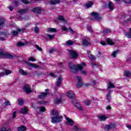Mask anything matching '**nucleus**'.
I'll return each mask as SVG.
<instances>
[{
    "instance_id": "f257e3e1",
    "label": "nucleus",
    "mask_w": 131,
    "mask_h": 131,
    "mask_svg": "<svg viewBox=\"0 0 131 131\" xmlns=\"http://www.w3.org/2000/svg\"><path fill=\"white\" fill-rule=\"evenodd\" d=\"M86 65L84 62H82L81 64H77V66L73 64V63H70L69 64V67L71 70H75V71H77L80 70V74L81 75H86V71L82 70L83 67H85Z\"/></svg>"
},
{
    "instance_id": "f03ea898",
    "label": "nucleus",
    "mask_w": 131,
    "mask_h": 131,
    "mask_svg": "<svg viewBox=\"0 0 131 131\" xmlns=\"http://www.w3.org/2000/svg\"><path fill=\"white\" fill-rule=\"evenodd\" d=\"M51 115V120L53 123H57V122H61L63 118L62 116L59 115V112L58 111L53 110L52 111Z\"/></svg>"
},
{
    "instance_id": "7ed1b4c3",
    "label": "nucleus",
    "mask_w": 131,
    "mask_h": 131,
    "mask_svg": "<svg viewBox=\"0 0 131 131\" xmlns=\"http://www.w3.org/2000/svg\"><path fill=\"white\" fill-rule=\"evenodd\" d=\"M0 57H5L6 58H13V55L10 54L8 53L3 52V51H0Z\"/></svg>"
},
{
    "instance_id": "20e7f679",
    "label": "nucleus",
    "mask_w": 131,
    "mask_h": 131,
    "mask_svg": "<svg viewBox=\"0 0 131 131\" xmlns=\"http://www.w3.org/2000/svg\"><path fill=\"white\" fill-rule=\"evenodd\" d=\"M91 16L94 18L95 20H97V21H101V19H102L100 15L96 12H93L91 14Z\"/></svg>"
},
{
    "instance_id": "39448f33",
    "label": "nucleus",
    "mask_w": 131,
    "mask_h": 131,
    "mask_svg": "<svg viewBox=\"0 0 131 131\" xmlns=\"http://www.w3.org/2000/svg\"><path fill=\"white\" fill-rule=\"evenodd\" d=\"M23 89L27 94H29V93H31V92H32L29 85H25L24 86Z\"/></svg>"
},
{
    "instance_id": "423d86ee",
    "label": "nucleus",
    "mask_w": 131,
    "mask_h": 131,
    "mask_svg": "<svg viewBox=\"0 0 131 131\" xmlns=\"http://www.w3.org/2000/svg\"><path fill=\"white\" fill-rule=\"evenodd\" d=\"M24 30H25L24 29H18L17 30V31H12L11 32V33L12 34V35H14V36H16V35H18V33H20V32H23Z\"/></svg>"
},
{
    "instance_id": "0eeeda50",
    "label": "nucleus",
    "mask_w": 131,
    "mask_h": 131,
    "mask_svg": "<svg viewBox=\"0 0 131 131\" xmlns=\"http://www.w3.org/2000/svg\"><path fill=\"white\" fill-rule=\"evenodd\" d=\"M70 57L72 58V59H75L77 57L78 54L77 53H76L75 51H74L73 50H70Z\"/></svg>"
},
{
    "instance_id": "6e6552de",
    "label": "nucleus",
    "mask_w": 131,
    "mask_h": 131,
    "mask_svg": "<svg viewBox=\"0 0 131 131\" xmlns=\"http://www.w3.org/2000/svg\"><path fill=\"white\" fill-rule=\"evenodd\" d=\"M77 79L78 81L77 84V88H81V86H82V81H81V77L77 76Z\"/></svg>"
},
{
    "instance_id": "1a4fd4ad",
    "label": "nucleus",
    "mask_w": 131,
    "mask_h": 131,
    "mask_svg": "<svg viewBox=\"0 0 131 131\" xmlns=\"http://www.w3.org/2000/svg\"><path fill=\"white\" fill-rule=\"evenodd\" d=\"M104 128H105V129H114V128H115V124H111L110 125H106L104 126Z\"/></svg>"
},
{
    "instance_id": "9d476101",
    "label": "nucleus",
    "mask_w": 131,
    "mask_h": 131,
    "mask_svg": "<svg viewBox=\"0 0 131 131\" xmlns=\"http://www.w3.org/2000/svg\"><path fill=\"white\" fill-rule=\"evenodd\" d=\"M45 93H41L40 95H39V99H45L46 97H47V95L49 94L48 92H49V89H47L45 90Z\"/></svg>"
},
{
    "instance_id": "9b49d317",
    "label": "nucleus",
    "mask_w": 131,
    "mask_h": 131,
    "mask_svg": "<svg viewBox=\"0 0 131 131\" xmlns=\"http://www.w3.org/2000/svg\"><path fill=\"white\" fill-rule=\"evenodd\" d=\"M66 118L67 120V122H66V123L67 124H68V125H73V124H74V122L73 121V120L68 117H66Z\"/></svg>"
},
{
    "instance_id": "f8f14e48",
    "label": "nucleus",
    "mask_w": 131,
    "mask_h": 131,
    "mask_svg": "<svg viewBox=\"0 0 131 131\" xmlns=\"http://www.w3.org/2000/svg\"><path fill=\"white\" fill-rule=\"evenodd\" d=\"M12 73V71L10 70H7L5 72L0 73V76H4V75H8V74H11Z\"/></svg>"
},
{
    "instance_id": "ddd939ff",
    "label": "nucleus",
    "mask_w": 131,
    "mask_h": 131,
    "mask_svg": "<svg viewBox=\"0 0 131 131\" xmlns=\"http://www.w3.org/2000/svg\"><path fill=\"white\" fill-rule=\"evenodd\" d=\"M67 95L70 99H72V98L74 97V93L71 91H68Z\"/></svg>"
},
{
    "instance_id": "4468645a",
    "label": "nucleus",
    "mask_w": 131,
    "mask_h": 131,
    "mask_svg": "<svg viewBox=\"0 0 131 131\" xmlns=\"http://www.w3.org/2000/svg\"><path fill=\"white\" fill-rule=\"evenodd\" d=\"M26 131V126H21L18 127L17 128L15 129V131Z\"/></svg>"
},
{
    "instance_id": "2eb2a0df",
    "label": "nucleus",
    "mask_w": 131,
    "mask_h": 131,
    "mask_svg": "<svg viewBox=\"0 0 131 131\" xmlns=\"http://www.w3.org/2000/svg\"><path fill=\"white\" fill-rule=\"evenodd\" d=\"M98 119H99L100 121H105V120L107 119V118L105 115H100L98 116Z\"/></svg>"
},
{
    "instance_id": "dca6fc26",
    "label": "nucleus",
    "mask_w": 131,
    "mask_h": 131,
    "mask_svg": "<svg viewBox=\"0 0 131 131\" xmlns=\"http://www.w3.org/2000/svg\"><path fill=\"white\" fill-rule=\"evenodd\" d=\"M32 11L34 13H37L38 14V13H40V12H41V8L40 7H36L33 8Z\"/></svg>"
},
{
    "instance_id": "f3484780",
    "label": "nucleus",
    "mask_w": 131,
    "mask_h": 131,
    "mask_svg": "<svg viewBox=\"0 0 131 131\" xmlns=\"http://www.w3.org/2000/svg\"><path fill=\"white\" fill-rule=\"evenodd\" d=\"M28 112V109L25 106H24V108H21L20 110V113H21L22 114H27Z\"/></svg>"
},
{
    "instance_id": "a211bd4d",
    "label": "nucleus",
    "mask_w": 131,
    "mask_h": 131,
    "mask_svg": "<svg viewBox=\"0 0 131 131\" xmlns=\"http://www.w3.org/2000/svg\"><path fill=\"white\" fill-rule=\"evenodd\" d=\"M75 106L78 109V110L82 111L83 110V108H82V106L79 104L78 102H76L75 104Z\"/></svg>"
},
{
    "instance_id": "6ab92c4d",
    "label": "nucleus",
    "mask_w": 131,
    "mask_h": 131,
    "mask_svg": "<svg viewBox=\"0 0 131 131\" xmlns=\"http://www.w3.org/2000/svg\"><path fill=\"white\" fill-rule=\"evenodd\" d=\"M27 9H21L18 11V14L20 15H23V14H25V13H27Z\"/></svg>"
},
{
    "instance_id": "aec40b11",
    "label": "nucleus",
    "mask_w": 131,
    "mask_h": 131,
    "mask_svg": "<svg viewBox=\"0 0 131 131\" xmlns=\"http://www.w3.org/2000/svg\"><path fill=\"white\" fill-rule=\"evenodd\" d=\"M106 41H107L108 45H110V46H112V45H114V43H115L114 41L111 39H107Z\"/></svg>"
},
{
    "instance_id": "412c9836",
    "label": "nucleus",
    "mask_w": 131,
    "mask_h": 131,
    "mask_svg": "<svg viewBox=\"0 0 131 131\" xmlns=\"http://www.w3.org/2000/svg\"><path fill=\"white\" fill-rule=\"evenodd\" d=\"M56 31H57V30L55 28H49L47 29V32H56Z\"/></svg>"
},
{
    "instance_id": "4be33fe9",
    "label": "nucleus",
    "mask_w": 131,
    "mask_h": 131,
    "mask_svg": "<svg viewBox=\"0 0 131 131\" xmlns=\"http://www.w3.org/2000/svg\"><path fill=\"white\" fill-rule=\"evenodd\" d=\"M5 23V19L3 18H0V28H3L4 24Z\"/></svg>"
},
{
    "instance_id": "5701e85b",
    "label": "nucleus",
    "mask_w": 131,
    "mask_h": 131,
    "mask_svg": "<svg viewBox=\"0 0 131 131\" xmlns=\"http://www.w3.org/2000/svg\"><path fill=\"white\" fill-rule=\"evenodd\" d=\"M51 5H56V4H60V0H51L50 1Z\"/></svg>"
},
{
    "instance_id": "b1692460",
    "label": "nucleus",
    "mask_w": 131,
    "mask_h": 131,
    "mask_svg": "<svg viewBox=\"0 0 131 131\" xmlns=\"http://www.w3.org/2000/svg\"><path fill=\"white\" fill-rule=\"evenodd\" d=\"M108 7L110 10H114V5H113V3H112V2H110L108 3Z\"/></svg>"
},
{
    "instance_id": "393cba45",
    "label": "nucleus",
    "mask_w": 131,
    "mask_h": 131,
    "mask_svg": "<svg viewBox=\"0 0 131 131\" xmlns=\"http://www.w3.org/2000/svg\"><path fill=\"white\" fill-rule=\"evenodd\" d=\"M61 81H62V78L59 77L57 81V86H60V85L61 83Z\"/></svg>"
},
{
    "instance_id": "a878e982",
    "label": "nucleus",
    "mask_w": 131,
    "mask_h": 131,
    "mask_svg": "<svg viewBox=\"0 0 131 131\" xmlns=\"http://www.w3.org/2000/svg\"><path fill=\"white\" fill-rule=\"evenodd\" d=\"M19 73L21 74V75H27V72L24 71L23 69L19 70Z\"/></svg>"
},
{
    "instance_id": "bb28decb",
    "label": "nucleus",
    "mask_w": 131,
    "mask_h": 131,
    "mask_svg": "<svg viewBox=\"0 0 131 131\" xmlns=\"http://www.w3.org/2000/svg\"><path fill=\"white\" fill-rule=\"evenodd\" d=\"M55 104H60L62 103V99L61 98H56L54 101Z\"/></svg>"
},
{
    "instance_id": "cd10ccee",
    "label": "nucleus",
    "mask_w": 131,
    "mask_h": 131,
    "mask_svg": "<svg viewBox=\"0 0 131 131\" xmlns=\"http://www.w3.org/2000/svg\"><path fill=\"white\" fill-rule=\"evenodd\" d=\"M93 3L92 2H88V3H86L85 4L86 8H91V7H92V6H93Z\"/></svg>"
},
{
    "instance_id": "c85d7f7f",
    "label": "nucleus",
    "mask_w": 131,
    "mask_h": 131,
    "mask_svg": "<svg viewBox=\"0 0 131 131\" xmlns=\"http://www.w3.org/2000/svg\"><path fill=\"white\" fill-rule=\"evenodd\" d=\"M46 36H47V37H48L49 39H53V38H54V37H55V35H54V34L51 35L50 34H47Z\"/></svg>"
},
{
    "instance_id": "c756f323",
    "label": "nucleus",
    "mask_w": 131,
    "mask_h": 131,
    "mask_svg": "<svg viewBox=\"0 0 131 131\" xmlns=\"http://www.w3.org/2000/svg\"><path fill=\"white\" fill-rule=\"evenodd\" d=\"M74 43V41L72 40H69L68 41H67V45L68 46H72Z\"/></svg>"
},
{
    "instance_id": "7c9ffc66",
    "label": "nucleus",
    "mask_w": 131,
    "mask_h": 131,
    "mask_svg": "<svg viewBox=\"0 0 131 131\" xmlns=\"http://www.w3.org/2000/svg\"><path fill=\"white\" fill-rule=\"evenodd\" d=\"M124 74L127 77H130L131 76V73L130 72L128 71H125L124 72Z\"/></svg>"
},
{
    "instance_id": "2f4dec72",
    "label": "nucleus",
    "mask_w": 131,
    "mask_h": 131,
    "mask_svg": "<svg viewBox=\"0 0 131 131\" xmlns=\"http://www.w3.org/2000/svg\"><path fill=\"white\" fill-rule=\"evenodd\" d=\"M82 45H83V46H84V47L88 46L89 42L88 41V40H86V39H83Z\"/></svg>"
},
{
    "instance_id": "473e14b6",
    "label": "nucleus",
    "mask_w": 131,
    "mask_h": 131,
    "mask_svg": "<svg viewBox=\"0 0 131 131\" xmlns=\"http://www.w3.org/2000/svg\"><path fill=\"white\" fill-rule=\"evenodd\" d=\"M124 34L126 37H127L128 38H131V33H127L124 32Z\"/></svg>"
},
{
    "instance_id": "72a5a7b5",
    "label": "nucleus",
    "mask_w": 131,
    "mask_h": 131,
    "mask_svg": "<svg viewBox=\"0 0 131 131\" xmlns=\"http://www.w3.org/2000/svg\"><path fill=\"white\" fill-rule=\"evenodd\" d=\"M111 32V30L110 29H106L103 31V33L105 34H108V33H110Z\"/></svg>"
},
{
    "instance_id": "f704fd0d",
    "label": "nucleus",
    "mask_w": 131,
    "mask_h": 131,
    "mask_svg": "<svg viewBox=\"0 0 131 131\" xmlns=\"http://www.w3.org/2000/svg\"><path fill=\"white\" fill-rule=\"evenodd\" d=\"M119 51L118 50H116L115 51H114L113 52V53L112 54V56L113 57H114V58H115V57H116V54H118V53H119Z\"/></svg>"
},
{
    "instance_id": "c9c22d12",
    "label": "nucleus",
    "mask_w": 131,
    "mask_h": 131,
    "mask_svg": "<svg viewBox=\"0 0 131 131\" xmlns=\"http://www.w3.org/2000/svg\"><path fill=\"white\" fill-rule=\"evenodd\" d=\"M24 102H23V99H22V98H19L18 99V104L19 105H20V106H22V105H23L24 104Z\"/></svg>"
},
{
    "instance_id": "e433bc0d",
    "label": "nucleus",
    "mask_w": 131,
    "mask_h": 131,
    "mask_svg": "<svg viewBox=\"0 0 131 131\" xmlns=\"http://www.w3.org/2000/svg\"><path fill=\"white\" fill-rule=\"evenodd\" d=\"M115 88L113 83L110 82L108 83V89H114Z\"/></svg>"
},
{
    "instance_id": "4c0bfd02",
    "label": "nucleus",
    "mask_w": 131,
    "mask_h": 131,
    "mask_svg": "<svg viewBox=\"0 0 131 131\" xmlns=\"http://www.w3.org/2000/svg\"><path fill=\"white\" fill-rule=\"evenodd\" d=\"M39 112H46V107L43 106L40 107Z\"/></svg>"
},
{
    "instance_id": "58836bf2",
    "label": "nucleus",
    "mask_w": 131,
    "mask_h": 131,
    "mask_svg": "<svg viewBox=\"0 0 131 131\" xmlns=\"http://www.w3.org/2000/svg\"><path fill=\"white\" fill-rule=\"evenodd\" d=\"M85 105H86V106H89L90 104H91V100H85L84 101Z\"/></svg>"
},
{
    "instance_id": "ea45409f",
    "label": "nucleus",
    "mask_w": 131,
    "mask_h": 131,
    "mask_svg": "<svg viewBox=\"0 0 131 131\" xmlns=\"http://www.w3.org/2000/svg\"><path fill=\"white\" fill-rule=\"evenodd\" d=\"M58 19L59 20H61V21H63V22H65V18H64V17L62 16H58Z\"/></svg>"
},
{
    "instance_id": "a19ab883",
    "label": "nucleus",
    "mask_w": 131,
    "mask_h": 131,
    "mask_svg": "<svg viewBox=\"0 0 131 131\" xmlns=\"http://www.w3.org/2000/svg\"><path fill=\"white\" fill-rule=\"evenodd\" d=\"M1 131H12V130L10 128L7 129L5 127H2Z\"/></svg>"
},
{
    "instance_id": "79ce46f5",
    "label": "nucleus",
    "mask_w": 131,
    "mask_h": 131,
    "mask_svg": "<svg viewBox=\"0 0 131 131\" xmlns=\"http://www.w3.org/2000/svg\"><path fill=\"white\" fill-rule=\"evenodd\" d=\"M87 30H88V31H89L90 32H93V29L91 26L87 27Z\"/></svg>"
},
{
    "instance_id": "37998d69",
    "label": "nucleus",
    "mask_w": 131,
    "mask_h": 131,
    "mask_svg": "<svg viewBox=\"0 0 131 131\" xmlns=\"http://www.w3.org/2000/svg\"><path fill=\"white\" fill-rule=\"evenodd\" d=\"M28 61H32V62H35V61H36V59H35L34 57H32L28 59Z\"/></svg>"
},
{
    "instance_id": "c03bdc74",
    "label": "nucleus",
    "mask_w": 131,
    "mask_h": 131,
    "mask_svg": "<svg viewBox=\"0 0 131 131\" xmlns=\"http://www.w3.org/2000/svg\"><path fill=\"white\" fill-rule=\"evenodd\" d=\"M89 58L91 60H95V57L92 54H89L88 56Z\"/></svg>"
},
{
    "instance_id": "a18cd8bd",
    "label": "nucleus",
    "mask_w": 131,
    "mask_h": 131,
    "mask_svg": "<svg viewBox=\"0 0 131 131\" xmlns=\"http://www.w3.org/2000/svg\"><path fill=\"white\" fill-rule=\"evenodd\" d=\"M30 66L33 67V68H38V66H36V64H34L33 63L30 64Z\"/></svg>"
},
{
    "instance_id": "49530a36",
    "label": "nucleus",
    "mask_w": 131,
    "mask_h": 131,
    "mask_svg": "<svg viewBox=\"0 0 131 131\" xmlns=\"http://www.w3.org/2000/svg\"><path fill=\"white\" fill-rule=\"evenodd\" d=\"M25 44L22 42H19L17 43V45L18 47H23V46H24Z\"/></svg>"
},
{
    "instance_id": "de8ad7c7",
    "label": "nucleus",
    "mask_w": 131,
    "mask_h": 131,
    "mask_svg": "<svg viewBox=\"0 0 131 131\" xmlns=\"http://www.w3.org/2000/svg\"><path fill=\"white\" fill-rule=\"evenodd\" d=\"M106 98H107V101H110L111 99V95H110V94H107Z\"/></svg>"
},
{
    "instance_id": "09e8293b",
    "label": "nucleus",
    "mask_w": 131,
    "mask_h": 131,
    "mask_svg": "<svg viewBox=\"0 0 131 131\" xmlns=\"http://www.w3.org/2000/svg\"><path fill=\"white\" fill-rule=\"evenodd\" d=\"M35 47H36V49H37V50H38V51H40V52H41V51H42L41 48L39 47V46H38V45H35Z\"/></svg>"
},
{
    "instance_id": "8fccbe9b",
    "label": "nucleus",
    "mask_w": 131,
    "mask_h": 131,
    "mask_svg": "<svg viewBox=\"0 0 131 131\" xmlns=\"http://www.w3.org/2000/svg\"><path fill=\"white\" fill-rule=\"evenodd\" d=\"M62 30H63V31H67L68 30V29L67 28V27H66L64 26H63L62 27Z\"/></svg>"
},
{
    "instance_id": "3c124183",
    "label": "nucleus",
    "mask_w": 131,
    "mask_h": 131,
    "mask_svg": "<svg viewBox=\"0 0 131 131\" xmlns=\"http://www.w3.org/2000/svg\"><path fill=\"white\" fill-rule=\"evenodd\" d=\"M68 30L70 32V33H71V34H73V33H74V31H73V30L71 28H69L68 29Z\"/></svg>"
},
{
    "instance_id": "603ef678",
    "label": "nucleus",
    "mask_w": 131,
    "mask_h": 131,
    "mask_svg": "<svg viewBox=\"0 0 131 131\" xmlns=\"http://www.w3.org/2000/svg\"><path fill=\"white\" fill-rule=\"evenodd\" d=\"M20 2H21V3H23V4H28V1H27V0H20Z\"/></svg>"
},
{
    "instance_id": "864d4df0",
    "label": "nucleus",
    "mask_w": 131,
    "mask_h": 131,
    "mask_svg": "<svg viewBox=\"0 0 131 131\" xmlns=\"http://www.w3.org/2000/svg\"><path fill=\"white\" fill-rule=\"evenodd\" d=\"M34 30H35V32L36 33H37V32H38V31H39V29H38V27L35 28Z\"/></svg>"
},
{
    "instance_id": "5fc2aeb1",
    "label": "nucleus",
    "mask_w": 131,
    "mask_h": 131,
    "mask_svg": "<svg viewBox=\"0 0 131 131\" xmlns=\"http://www.w3.org/2000/svg\"><path fill=\"white\" fill-rule=\"evenodd\" d=\"M126 127H127L129 129H131V125L127 124L126 125Z\"/></svg>"
},
{
    "instance_id": "6e6d98bb",
    "label": "nucleus",
    "mask_w": 131,
    "mask_h": 131,
    "mask_svg": "<svg viewBox=\"0 0 131 131\" xmlns=\"http://www.w3.org/2000/svg\"><path fill=\"white\" fill-rule=\"evenodd\" d=\"M16 117V112H13L12 114V118H15Z\"/></svg>"
},
{
    "instance_id": "4d7b16f0",
    "label": "nucleus",
    "mask_w": 131,
    "mask_h": 131,
    "mask_svg": "<svg viewBox=\"0 0 131 131\" xmlns=\"http://www.w3.org/2000/svg\"><path fill=\"white\" fill-rule=\"evenodd\" d=\"M6 106H10V105H11V102H10L9 101H6Z\"/></svg>"
},
{
    "instance_id": "13d9d810",
    "label": "nucleus",
    "mask_w": 131,
    "mask_h": 131,
    "mask_svg": "<svg viewBox=\"0 0 131 131\" xmlns=\"http://www.w3.org/2000/svg\"><path fill=\"white\" fill-rule=\"evenodd\" d=\"M124 18H126V14H123L121 17L122 19H124Z\"/></svg>"
},
{
    "instance_id": "bf43d9fd",
    "label": "nucleus",
    "mask_w": 131,
    "mask_h": 131,
    "mask_svg": "<svg viewBox=\"0 0 131 131\" xmlns=\"http://www.w3.org/2000/svg\"><path fill=\"white\" fill-rule=\"evenodd\" d=\"M8 9H9V10L12 11H13V9H14V8L13 7V6H9L8 7Z\"/></svg>"
},
{
    "instance_id": "052dcab7",
    "label": "nucleus",
    "mask_w": 131,
    "mask_h": 131,
    "mask_svg": "<svg viewBox=\"0 0 131 131\" xmlns=\"http://www.w3.org/2000/svg\"><path fill=\"white\" fill-rule=\"evenodd\" d=\"M50 76H51L52 77H56V76H55V74L53 73L50 74Z\"/></svg>"
},
{
    "instance_id": "680f3d73",
    "label": "nucleus",
    "mask_w": 131,
    "mask_h": 131,
    "mask_svg": "<svg viewBox=\"0 0 131 131\" xmlns=\"http://www.w3.org/2000/svg\"><path fill=\"white\" fill-rule=\"evenodd\" d=\"M100 43H101V45H102V46H106V43H105V42H104V41H101V42H100Z\"/></svg>"
},
{
    "instance_id": "e2e57ef3",
    "label": "nucleus",
    "mask_w": 131,
    "mask_h": 131,
    "mask_svg": "<svg viewBox=\"0 0 131 131\" xmlns=\"http://www.w3.org/2000/svg\"><path fill=\"white\" fill-rule=\"evenodd\" d=\"M106 110H111V106L110 105H108L106 108Z\"/></svg>"
},
{
    "instance_id": "0e129e2a",
    "label": "nucleus",
    "mask_w": 131,
    "mask_h": 131,
    "mask_svg": "<svg viewBox=\"0 0 131 131\" xmlns=\"http://www.w3.org/2000/svg\"><path fill=\"white\" fill-rule=\"evenodd\" d=\"M92 85H95L96 84V81L93 80L91 83Z\"/></svg>"
},
{
    "instance_id": "69168bd1",
    "label": "nucleus",
    "mask_w": 131,
    "mask_h": 131,
    "mask_svg": "<svg viewBox=\"0 0 131 131\" xmlns=\"http://www.w3.org/2000/svg\"><path fill=\"white\" fill-rule=\"evenodd\" d=\"M123 1V2L124 3H125L126 4H131V0H129V2H126V1H125V0H122Z\"/></svg>"
},
{
    "instance_id": "338daca9",
    "label": "nucleus",
    "mask_w": 131,
    "mask_h": 131,
    "mask_svg": "<svg viewBox=\"0 0 131 131\" xmlns=\"http://www.w3.org/2000/svg\"><path fill=\"white\" fill-rule=\"evenodd\" d=\"M90 85H91V84L88 83L85 84V86H90Z\"/></svg>"
},
{
    "instance_id": "774afa93",
    "label": "nucleus",
    "mask_w": 131,
    "mask_h": 131,
    "mask_svg": "<svg viewBox=\"0 0 131 131\" xmlns=\"http://www.w3.org/2000/svg\"><path fill=\"white\" fill-rule=\"evenodd\" d=\"M126 21L127 22H131V18H128Z\"/></svg>"
}]
</instances>
